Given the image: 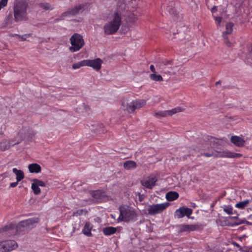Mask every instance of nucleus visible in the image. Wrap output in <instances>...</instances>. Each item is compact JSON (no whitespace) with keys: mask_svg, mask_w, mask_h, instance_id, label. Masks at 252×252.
I'll list each match as a JSON object with an SVG mask.
<instances>
[{"mask_svg":"<svg viewBox=\"0 0 252 252\" xmlns=\"http://www.w3.org/2000/svg\"><path fill=\"white\" fill-rule=\"evenodd\" d=\"M28 2L25 0H15L14 3V17L16 22L27 21L29 19L27 9Z\"/></svg>","mask_w":252,"mask_h":252,"instance_id":"1","label":"nucleus"},{"mask_svg":"<svg viewBox=\"0 0 252 252\" xmlns=\"http://www.w3.org/2000/svg\"><path fill=\"white\" fill-rule=\"evenodd\" d=\"M122 23L121 15L118 12H115L113 19L104 26V32L107 35L115 33L119 30Z\"/></svg>","mask_w":252,"mask_h":252,"instance_id":"2","label":"nucleus"},{"mask_svg":"<svg viewBox=\"0 0 252 252\" xmlns=\"http://www.w3.org/2000/svg\"><path fill=\"white\" fill-rule=\"evenodd\" d=\"M120 214L117 220H133L136 216L134 209L126 205L119 207Z\"/></svg>","mask_w":252,"mask_h":252,"instance_id":"3","label":"nucleus"},{"mask_svg":"<svg viewBox=\"0 0 252 252\" xmlns=\"http://www.w3.org/2000/svg\"><path fill=\"white\" fill-rule=\"evenodd\" d=\"M71 46L69 48L71 52L79 51L84 45L82 36L77 33H74L70 38Z\"/></svg>","mask_w":252,"mask_h":252,"instance_id":"4","label":"nucleus"},{"mask_svg":"<svg viewBox=\"0 0 252 252\" xmlns=\"http://www.w3.org/2000/svg\"><path fill=\"white\" fill-rule=\"evenodd\" d=\"M84 6L85 5L83 4H78L73 7L69 8L67 10L62 14L59 20H63L66 17L76 15L82 9L84 8Z\"/></svg>","mask_w":252,"mask_h":252,"instance_id":"5","label":"nucleus"},{"mask_svg":"<svg viewBox=\"0 0 252 252\" xmlns=\"http://www.w3.org/2000/svg\"><path fill=\"white\" fill-rule=\"evenodd\" d=\"M17 248L14 240H5L0 242V252H10Z\"/></svg>","mask_w":252,"mask_h":252,"instance_id":"6","label":"nucleus"},{"mask_svg":"<svg viewBox=\"0 0 252 252\" xmlns=\"http://www.w3.org/2000/svg\"><path fill=\"white\" fill-rule=\"evenodd\" d=\"M170 65H171V62H164L162 72L169 75H174L178 72L181 67L180 65L171 66H170Z\"/></svg>","mask_w":252,"mask_h":252,"instance_id":"7","label":"nucleus"},{"mask_svg":"<svg viewBox=\"0 0 252 252\" xmlns=\"http://www.w3.org/2000/svg\"><path fill=\"white\" fill-rule=\"evenodd\" d=\"M169 206L168 203L153 204L149 206L148 211L151 215H155L163 211Z\"/></svg>","mask_w":252,"mask_h":252,"instance_id":"8","label":"nucleus"},{"mask_svg":"<svg viewBox=\"0 0 252 252\" xmlns=\"http://www.w3.org/2000/svg\"><path fill=\"white\" fill-rule=\"evenodd\" d=\"M192 213V210L187 207H182L177 209L175 212V216L178 219L182 218L187 216L188 219H193L190 216Z\"/></svg>","mask_w":252,"mask_h":252,"instance_id":"9","label":"nucleus"},{"mask_svg":"<svg viewBox=\"0 0 252 252\" xmlns=\"http://www.w3.org/2000/svg\"><path fill=\"white\" fill-rule=\"evenodd\" d=\"M86 66L92 67L96 71H98L101 67L103 61L100 58L94 60H85Z\"/></svg>","mask_w":252,"mask_h":252,"instance_id":"10","label":"nucleus"},{"mask_svg":"<svg viewBox=\"0 0 252 252\" xmlns=\"http://www.w3.org/2000/svg\"><path fill=\"white\" fill-rule=\"evenodd\" d=\"M199 229V226L197 224H184L179 226V232L180 233L190 232Z\"/></svg>","mask_w":252,"mask_h":252,"instance_id":"11","label":"nucleus"},{"mask_svg":"<svg viewBox=\"0 0 252 252\" xmlns=\"http://www.w3.org/2000/svg\"><path fill=\"white\" fill-rule=\"evenodd\" d=\"M218 225L221 226H238L241 224L246 222L247 224L252 225V221H216Z\"/></svg>","mask_w":252,"mask_h":252,"instance_id":"12","label":"nucleus"},{"mask_svg":"<svg viewBox=\"0 0 252 252\" xmlns=\"http://www.w3.org/2000/svg\"><path fill=\"white\" fill-rule=\"evenodd\" d=\"M220 157L221 158H239L242 157V155L241 154L233 153L228 150H225L220 153Z\"/></svg>","mask_w":252,"mask_h":252,"instance_id":"13","label":"nucleus"},{"mask_svg":"<svg viewBox=\"0 0 252 252\" xmlns=\"http://www.w3.org/2000/svg\"><path fill=\"white\" fill-rule=\"evenodd\" d=\"M230 141L235 145L242 147H243L245 144V140L238 136H232L230 138Z\"/></svg>","mask_w":252,"mask_h":252,"instance_id":"14","label":"nucleus"},{"mask_svg":"<svg viewBox=\"0 0 252 252\" xmlns=\"http://www.w3.org/2000/svg\"><path fill=\"white\" fill-rule=\"evenodd\" d=\"M121 228L119 227H105L103 229V233L105 236H110L115 234L117 231L120 232Z\"/></svg>","mask_w":252,"mask_h":252,"instance_id":"15","label":"nucleus"},{"mask_svg":"<svg viewBox=\"0 0 252 252\" xmlns=\"http://www.w3.org/2000/svg\"><path fill=\"white\" fill-rule=\"evenodd\" d=\"M90 129L92 131L97 134L104 133L105 131L104 126L102 124H96L92 125Z\"/></svg>","mask_w":252,"mask_h":252,"instance_id":"16","label":"nucleus"},{"mask_svg":"<svg viewBox=\"0 0 252 252\" xmlns=\"http://www.w3.org/2000/svg\"><path fill=\"white\" fill-rule=\"evenodd\" d=\"M157 179L156 178H150L147 181H142L141 182V185L148 189H152L156 185Z\"/></svg>","mask_w":252,"mask_h":252,"instance_id":"17","label":"nucleus"},{"mask_svg":"<svg viewBox=\"0 0 252 252\" xmlns=\"http://www.w3.org/2000/svg\"><path fill=\"white\" fill-rule=\"evenodd\" d=\"M223 211L227 214L231 215V218L233 219H237L239 216L237 211L234 210L232 207L230 205L224 206Z\"/></svg>","mask_w":252,"mask_h":252,"instance_id":"18","label":"nucleus"},{"mask_svg":"<svg viewBox=\"0 0 252 252\" xmlns=\"http://www.w3.org/2000/svg\"><path fill=\"white\" fill-rule=\"evenodd\" d=\"M19 143V142H17L14 143H12L6 140H3L0 142V150L1 151H5L8 149L11 146H13L15 144H18Z\"/></svg>","mask_w":252,"mask_h":252,"instance_id":"19","label":"nucleus"},{"mask_svg":"<svg viewBox=\"0 0 252 252\" xmlns=\"http://www.w3.org/2000/svg\"><path fill=\"white\" fill-rule=\"evenodd\" d=\"M28 169L31 173H38L41 172V167L37 163H32L29 165Z\"/></svg>","mask_w":252,"mask_h":252,"instance_id":"20","label":"nucleus"},{"mask_svg":"<svg viewBox=\"0 0 252 252\" xmlns=\"http://www.w3.org/2000/svg\"><path fill=\"white\" fill-rule=\"evenodd\" d=\"M3 231L8 232L10 235H15L17 232V226L15 227L13 224H10L9 226H5V227L3 228Z\"/></svg>","mask_w":252,"mask_h":252,"instance_id":"21","label":"nucleus"},{"mask_svg":"<svg viewBox=\"0 0 252 252\" xmlns=\"http://www.w3.org/2000/svg\"><path fill=\"white\" fill-rule=\"evenodd\" d=\"M234 24L232 22L227 23L225 25L226 31L223 33V37L224 39L227 38V34H229L232 33L233 31V27Z\"/></svg>","mask_w":252,"mask_h":252,"instance_id":"22","label":"nucleus"},{"mask_svg":"<svg viewBox=\"0 0 252 252\" xmlns=\"http://www.w3.org/2000/svg\"><path fill=\"white\" fill-rule=\"evenodd\" d=\"M134 111L135 109H139L146 104V101L143 99H137L132 101Z\"/></svg>","mask_w":252,"mask_h":252,"instance_id":"23","label":"nucleus"},{"mask_svg":"<svg viewBox=\"0 0 252 252\" xmlns=\"http://www.w3.org/2000/svg\"><path fill=\"white\" fill-rule=\"evenodd\" d=\"M179 197V194L176 191H169L166 194V198L169 201H172Z\"/></svg>","mask_w":252,"mask_h":252,"instance_id":"24","label":"nucleus"},{"mask_svg":"<svg viewBox=\"0 0 252 252\" xmlns=\"http://www.w3.org/2000/svg\"><path fill=\"white\" fill-rule=\"evenodd\" d=\"M12 171L16 176L17 182H20L24 178V173L22 170L14 168H13Z\"/></svg>","mask_w":252,"mask_h":252,"instance_id":"25","label":"nucleus"},{"mask_svg":"<svg viewBox=\"0 0 252 252\" xmlns=\"http://www.w3.org/2000/svg\"><path fill=\"white\" fill-rule=\"evenodd\" d=\"M124 167L125 169L130 170L135 169L136 167V163L132 160H127L124 162Z\"/></svg>","mask_w":252,"mask_h":252,"instance_id":"26","label":"nucleus"},{"mask_svg":"<svg viewBox=\"0 0 252 252\" xmlns=\"http://www.w3.org/2000/svg\"><path fill=\"white\" fill-rule=\"evenodd\" d=\"M122 105L124 110H126L129 113H132L134 112V109L133 108V104L132 102L128 103L126 101H123L122 102Z\"/></svg>","mask_w":252,"mask_h":252,"instance_id":"27","label":"nucleus"},{"mask_svg":"<svg viewBox=\"0 0 252 252\" xmlns=\"http://www.w3.org/2000/svg\"><path fill=\"white\" fill-rule=\"evenodd\" d=\"M83 233L88 237L92 236L91 227H90L89 222H86L84 227H83Z\"/></svg>","mask_w":252,"mask_h":252,"instance_id":"28","label":"nucleus"},{"mask_svg":"<svg viewBox=\"0 0 252 252\" xmlns=\"http://www.w3.org/2000/svg\"><path fill=\"white\" fill-rule=\"evenodd\" d=\"M250 202V200L246 199L245 200L240 201L235 205V207L240 209H244L246 207Z\"/></svg>","mask_w":252,"mask_h":252,"instance_id":"29","label":"nucleus"},{"mask_svg":"<svg viewBox=\"0 0 252 252\" xmlns=\"http://www.w3.org/2000/svg\"><path fill=\"white\" fill-rule=\"evenodd\" d=\"M183 110L184 109L180 107H178L174 109H172V110L166 111L167 116H172V115L175 114L177 112H181L183 111Z\"/></svg>","mask_w":252,"mask_h":252,"instance_id":"30","label":"nucleus"},{"mask_svg":"<svg viewBox=\"0 0 252 252\" xmlns=\"http://www.w3.org/2000/svg\"><path fill=\"white\" fill-rule=\"evenodd\" d=\"M31 33L25 34L22 35H20L17 34H14L12 35V36L16 37L19 41H24L26 40L27 38L31 37Z\"/></svg>","mask_w":252,"mask_h":252,"instance_id":"31","label":"nucleus"},{"mask_svg":"<svg viewBox=\"0 0 252 252\" xmlns=\"http://www.w3.org/2000/svg\"><path fill=\"white\" fill-rule=\"evenodd\" d=\"M150 77L155 81L161 82L163 81L162 76L159 74H157L156 73L150 74Z\"/></svg>","mask_w":252,"mask_h":252,"instance_id":"32","label":"nucleus"},{"mask_svg":"<svg viewBox=\"0 0 252 252\" xmlns=\"http://www.w3.org/2000/svg\"><path fill=\"white\" fill-rule=\"evenodd\" d=\"M31 188L35 194L37 195L40 193L41 190L39 187L34 182L32 183Z\"/></svg>","mask_w":252,"mask_h":252,"instance_id":"33","label":"nucleus"},{"mask_svg":"<svg viewBox=\"0 0 252 252\" xmlns=\"http://www.w3.org/2000/svg\"><path fill=\"white\" fill-rule=\"evenodd\" d=\"M86 66L85 60L81 61L80 62L74 63L72 64V68L76 69L79 68L81 66Z\"/></svg>","mask_w":252,"mask_h":252,"instance_id":"34","label":"nucleus"},{"mask_svg":"<svg viewBox=\"0 0 252 252\" xmlns=\"http://www.w3.org/2000/svg\"><path fill=\"white\" fill-rule=\"evenodd\" d=\"M87 211L85 209H79L77 210L76 212H74L72 214L73 216H82L85 215L87 213Z\"/></svg>","mask_w":252,"mask_h":252,"instance_id":"35","label":"nucleus"},{"mask_svg":"<svg viewBox=\"0 0 252 252\" xmlns=\"http://www.w3.org/2000/svg\"><path fill=\"white\" fill-rule=\"evenodd\" d=\"M155 116L158 118L167 117L166 111H160L156 112L155 114Z\"/></svg>","mask_w":252,"mask_h":252,"instance_id":"36","label":"nucleus"},{"mask_svg":"<svg viewBox=\"0 0 252 252\" xmlns=\"http://www.w3.org/2000/svg\"><path fill=\"white\" fill-rule=\"evenodd\" d=\"M41 7L45 10H52L53 6L48 3H43L41 4Z\"/></svg>","mask_w":252,"mask_h":252,"instance_id":"37","label":"nucleus"},{"mask_svg":"<svg viewBox=\"0 0 252 252\" xmlns=\"http://www.w3.org/2000/svg\"><path fill=\"white\" fill-rule=\"evenodd\" d=\"M32 181L37 185L39 187H45V183L37 179H33Z\"/></svg>","mask_w":252,"mask_h":252,"instance_id":"38","label":"nucleus"},{"mask_svg":"<svg viewBox=\"0 0 252 252\" xmlns=\"http://www.w3.org/2000/svg\"><path fill=\"white\" fill-rule=\"evenodd\" d=\"M93 196L95 198L99 199L101 198L102 194L100 191L96 190L93 192Z\"/></svg>","mask_w":252,"mask_h":252,"instance_id":"39","label":"nucleus"},{"mask_svg":"<svg viewBox=\"0 0 252 252\" xmlns=\"http://www.w3.org/2000/svg\"><path fill=\"white\" fill-rule=\"evenodd\" d=\"M7 1L8 0H1L0 1V10L7 5Z\"/></svg>","mask_w":252,"mask_h":252,"instance_id":"40","label":"nucleus"},{"mask_svg":"<svg viewBox=\"0 0 252 252\" xmlns=\"http://www.w3.org/2000/svg\"><path fill=\"white\" fill-rule=\"evenodd\" d=\"M216 21L217 22L218 25H220L221 22L222 18L220 17H215Z\"/></svg>","mask_w":252,"mask_h":252,"instance_id":"41","label":"nucleus"},{"mask_svg":"<svg viewBox=\"0 0 252 252\" xmlns=\"http://www.w3.org/2000/svg\"><path fill=\"white\" fill-rule=\"evenodd\" d=\"M225 40V44L228 46V47H231V42L228 40V37L226 39H224Z\"/></svg>","mask_w":252,"mask_h":252,"instance_id":"42","label":"nucleus"},{"mask_svg":"<svg viewBox=\"0 0 252 252\" xmlns=\"http://www.w3.org/2000/svg\"><path fill=\"white\" fill-rule=\"evenodd\" d=\"M150 69L152 71V72H153V73H156V70H155V67H154V66L153 65H150Z\"/></svg>","mask_w":252,"mask_h":252,"instance_id":"43","label":"nucleus"},{"mask_svg":"<svg viewBox=\"0 0 252 252\" xmlns=\"http://www.w3.org/2000/svg\"><path fill=\"white\" fill-rule=\"evenodd\" d=\"M18 182H17V181L16 182L11 183L10 184V187H11V188H14V187H16V186H17V185H18Z\"/></svg>","mask_w":252,"mask_h":252,"instance_id":"44","label":"nucleus"},{"mask_svg":"<svg viewBox=\"0 0 252 252\" xmlns=\"http://www.w3.org/2000/svg\"><path fill=\"white\" fill-rule=\"evenodd\" d=\"M202 155H203L206 157H211L213 154H210V153H205L204 154H201Z\"/></svg>","mask_w":252,"mask_h":252,"instance_id":"45","label":"nucleus"},{"mask_svg":"<svg viewBox=\"0 0 252 252\" xmlns=\"http://www.w3.org/2000/svg\"><path fill=\"white\" fill-rule=\"evenodd\" d=\"M217 11V7L216 6H213V7L211 9V12L212 13L216 12Z\"/></svg>","mask_w":252,"mask_h":252,"instance_id":"46","label":"nucleus"},{"mask_svg":"<svg viewBox=\"0 0 252 252\" xmlns=\"http://www.w3.org/2000/svg\"><path fill=\"white\" fill-rule=\"evenodd\" d=\"M119 215H118V213H117V215H116V214H111V217H112V218L113 219H116V217H119Z\"/></svg>","mask_w":252,"mask_h":252,"instance_id":"47","label":"nucleus"},{"mask_svg":"<svg viewBox=\"0 0 252 252\" xmlns=\"http://www.w3.org/2000/svg\"><path fill=\"white\" fill-rule=\"evenodd\" d=\"M27 221H20V223H19V225H20V226L23 225Z\"/></svg>","mask_w":252,"mask_h":252,"instance_id":"48","label":"nucleus"},{"mask_svg":"<svg viewBox=\"0 0 252 252\" xmlns=\"http://www.w3.org/2000/svg\"><path fill=\"white\" fill-rule=\"evenodd\" d=\"M220 83H221L220 81H217V82H216L215 85L216 86H217L218 85L220 84Z\"/></svg>","mask_w":252,"mask_h":252,"instance_id":"49","label":"nucleus"},{"mask_svg":"<svg viewBox=\"0 0 252 252\" xmlns=\"http://www.w3.org/2000/svg\"><path fill=\"white\" fill-rule=\"evenodd\" d=\"M250 55L252 57V48L250 52Z\"/></svg>","mask_w":252,"mask_h":252,"instance_id":"50","label":"nucleus"},{"mask_svg":"<svg viewBox=\"0 0 252 252\" xmlns=\"http://www.w3.org/2000/svg\"><path fill=\"white\" fill-rule=\"evenodd\" d=\"M31 222H33V223H36V222H37V221H31Z\"/></svg>","mask_w":252,"mask_h":252,"instance_id":"51","label":"nucleus"},{"mask_svg":"<svg viewBox=\"0 0 252 252\" xmlns=\"http://www.w3.org/2000/svg\"><path fill=\"white\" fill-rule=\"evenodd\" d=\"M210 138L211 139H213V137H210Z\"/></svg>","mask_w":252,"mask_h":252,"instance_id":"52","label":"nucleus"}]
</instances>
